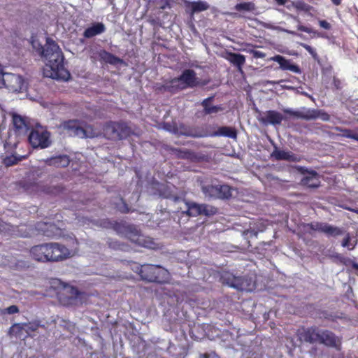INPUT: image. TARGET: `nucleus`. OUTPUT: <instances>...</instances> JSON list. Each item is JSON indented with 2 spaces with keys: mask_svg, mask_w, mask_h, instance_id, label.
Returning a JSON list of instances; mask_svg holds the SVG:
<instances>
[{
  "mask_svg": "<svg viewBox=\"0 0 358 358\" xmlns=\"http://www.w3.org/2000/svg\"><path fill=\"white\" fill-rule=\"evenodd\" d=\"M97 224L101 227L113 229L117 234L124 236L138 246L150 250L161 248L154 238L142 234L134 224L124 221H112L108 218L99 220Z\"/></svg>",
  "mask_w": 358,
  "mask_h": 358,
  "instance_id": "obj_1",
  "label": "nucleus"
},
{
  "mask_svg": "<svg viewBox=\"0 0 358 358\" xmlns=\"http://www.w3.org/2000/svg\"><path fill=\"white\" fill-rule=\"evenodd\" d=\"M29 255L36 262L55 263L71 258L73 256V252L63 244L50 242L32 246L29 250Z\"/></svg>",
  "mask_w": 358,
  "mask_h": 358,
  "instance_id": "obj_2",
  "label": "nucleus"
},
{
  "mask_svg": "<svg viewBox=\"0 0 358 358\" xmlns=\"http://www.w3.org/2000/svg\"><path fill=\"white\" fill-rule=\"evenodd\" d=\"M296 335L301 342L310 344L318 343L338 350L341 348V339L333 331L320 329L317 326L302 327L297 330Z\"/></svg>",
  "mask_w": 358,
  "mask_h": 358,
  "instance_id": "obj_3",
  "label": "nucleus"
},
{
  "mask_svg": "<svg viewBox=\"0 0 358 358\" xmlns=\"http://www.w3.org/2000/svg\"><path fill=\"white\" fill-rule=\"evenodd\" d=\"M41 56L52 71V78L64 80L70 78V73L64 67L63 52L57 43L48 38L45 47L42 48Z\"/></svg>",
  "mask_w": 358,
  "mask_h": 358,
  "instance_id": "obj_4",
  "label": "nucleus"
},
{
  "mask_svg": "<svg viewBox=\"0 0 358 358\" xmlns=\"http://www.w3.org/2000/svg\"><path fill=\"white\" fill-rule=\"evenodd\" d=\"M133 270L138 273L142 280L148 282L164 284L170 279L169 271L160 265L144 264L136 265Z\"/></svg>",
  "mask_w": 358,
  "mask_h": 358,
  "instance_id": "obj_5",
  "label": "nucleus"
},
{
  "mask_svg": "<svg viewBox=\"0 0 358 358\" xmlns=\"http://www.w3.org/2000/svg\"><path fill=\"white\" fill-rule=\"evenodd\" d=\"M102 129L104 137L111 141L126 139L134 134L128 123L122 120L106 122Z\"/></svg>",
  "mask_w": 358,
  "mask_h": 358,
  "instance_id": "obj_6",
  "label": "nucleus"
},
{
  "mask_svg": "<svg viewBox=\"0 0 358 358\" xmlns=\"http://www.w3.org/2000/svg\"><path fill=\"white\" fill-rule=\"evenodd\" d=\"M315 231L323 233L329 237H336L344 234V230L338 227L326 222H313L303 223L301 225L300 236L302 237L306 235L313 236Z\"/></svg>",
  "mask_w": 358,
  "mask_h": 358,
  "instance_id": "obj_7",
  "label": "nucleus"
},
{
  "mask_svg": "<svg viewBox=\"0 0 358 358\" xmlns=\"http://www.w3.org/2000/svg\"><path fill=\"white\" fill-rule=\"evenodd\" d=\"M183 203V207H178V212H180L182 215L188 217H196L199 215L212 216L217 213V209L211 205L202 203L199 204L193 201H187L184 198L180 201Z\"/></svg>",
  "mask_w": 358,
  "mask_h": 358,
  "instance_id": "obj_8",
  "label": "nucleus"
},
{
  "mask_svg": "<svg viewBox=\"0 0 358 358\" xmlns=\"http://www.w3.org/2000/svg\"><path fill=\"white\" fill-rule=\"evenodd\" d=\"M84 292H80L76 287L63 284L57 292L59 303L63 306H75L82 303V296Z\"/></svg>",
  "mask_w": 358,
  "mask_h": 358,
  "instance_id": "obj_9",
  "label": "nucleus"
},
{
  "mask_svg": "<svg viewBox=\"0 0 358 358\" xmlns=\"http://www.w3.org/2000/svg\"><path fill=\"white\" fill-rule=\"evenodd\" d=\"M220 281L223 285L242 291H252L254 285H251V278L236 276L229 271H223L220 275Z\"/></svg>",
  "mask_w": 358,
  "mask_h": 358,
  "instance_id": "obj_10",
  "label": "nucleus"
},
{
  "mask_svg": "<svg viewBox=\"0 0 358 358\" xmlns=\"http://www.w3.org/2000/svg\"><path fill=\"white\" fill-rule=\"evenodd\" d=\"M50 133L41 126L33 128L28 136V141L34 148L44 149L51 144Z\"/></svg>",
  "mask_w": 358,
  "mask_h": 358,
  "instance_id": "obj_11",
  "label": "nucleus"
},
{
  "mask_svg": "<svg viewBox=\"0 0 358 358\" xmlns=\"http://www.w3.org/2000/svg\"><path fill=\"white\" fill-rule=\"evenodd\" d=\"M60 128L65 130L71 136H78L80 138H93L95 136L94 134H87V130L91 129V127L84 129L80 125V122L77 120L64 121L61 124Z\"/></svg>",
  "mask_w": 358,
  "mask_h": 358,
  "instance_id": "obj_12",
  "label": "nucleus"
},
{
  "mask_svg": "<svg viewBox=\"0 0 358 358\" xmlns=\"http://www.w3.org/2000/svg\"><path fill=\"white\" fill-rule=\"evenodd\" d=\"M1 88L4 87L12 92H22L24 87V80L22 77L11 73H4Z\"/></svg>",
  "mask_w": 358,
  "mask_h": 358,
  "instance_id": "obj_13",
  "label": "nucleus"
},
{
  "mask_svg": "<svg viewBox=\"0 0 358 358\" xmlns=\"http://www.w3.org/2000/svg\"><path fill=\"white\" fill-rule=\"evenodd\" d=\"M176 78L182 90L187 88H193L199 84L196 73L192 69H185L180 76Z\"/></svg>",
  "mask_w": 358,
  "mask_h": 358,
  "instance_id": "obj_14",
  "label": "nucleus"
},
{
  "mask_svg": "<svg viewBox=\"0 0 358 358\" xmlns=\"http://www.w3.org/2000/svg\"><path fill=\"white\" fill-rule=\"evenodd\" d=\"M301 173L305 175L301 180L302 186L312 189H315L320 186V176L315 171L303 169Z\"/></svg>",
  "mask_w": 358,
  "mask_h": 358,
  "instance_id": "obj_15",
  "label": "nucleus"
},
{
  "mask_svg": "<svg viewBox=\"0 0 358 358\" xmlns=\"http://www.w3.org/2000/svg\"><path fill=\"white\" fill-rule=\"evenodd\" d=\"M182 1L184 3L186 13L191 15L209 8L208 3L204 1H189L188 0H182Z\"/></svg>",
  "mask_w": 358,
  "mask_h": 358,
  "instance_id": "obj_16",
  "label": "nucleus"
},
{
  "mask_svg": "<svg viewBox=\"0 0 358 358\" xmlns=\"http://www.w3.org/2000/svg\"><path fill=\"white\" fill-rule=\"evenodd\" d=\"M271 59L278 63L280 68L283 71H290L296 73H301V70L298 65L292 64L289 59H286L282 55H275Z\"/></svg>",
  "mask_w": 358,
  "mask_h": 358,
  "instance_id": "obj_17",
  "label": "nucleus"
},
{
  "mask_svg": "<svg viewBox=\"0 0 358 358\" xmlns=\"http://www.w3.org/2000/svg\"><path fill=\"white\" fill-rule=\"evenodd\" d=\"M284 112L292 117L297 118L310 120H315L320 117V112L316 110H308L306 111H294L290 109H286Z\"/></svg>",
  "mask_w": 358,
  "mask_h": 358,
  "instance_id": "obj_18",
  "label": "nucleus"
},
{
  "mask_svg": "<svg viewBox=\"0 0 358 358\" xmlns=\"http://www.w3.org/2000/svg\"><path fill=\"white\" fill-rule=\"evenodd\" d=\"M282 120H283L282 115L280 112H278L277 110H270L266 111L264 113V117L259 118V120L261 122H262L263 124H273V125L281 124Z\"/></svg>",
  "mask_w": 358,
  "mask_h": 358,
  "instance_id": "obj_19",
  "label": "nucleus"
},
{
  "mask_svg": "<svg viewBox=\"0 0 358 358\" xmlns=\"http://www.w3.org/2000/svg\"><path fill=\"white\" fill-rule=\"evenodd\" d=\"M214 100V96H209L205 99H203L201 105L203 107L202 113L203 115H211L214 113H217L224 110V108L222 105L213 106L212 105V102Z\"/></svg>",
  "mask_w": 358,
  "mask_h": 358,
  "instance_id": "obj_20",
  "label": "nucleus"
},
{
  "mask_svg": "<svg viewBox=\"0 0 358 358\" xmlns=\"http://www.w3.org/2000/svg\"><path fill=\"white\" fill-rule=\"evenodd\" d=\"M158 192L161 197L172 199L176 203H180V201H182V198L175 195L171 187L167 185L161 184L159 186Z\"/></svg>",
  "mask_w": 358,
  "mask_h": 358,
  "instance_id": "obj_21",
  "label": "nucleus"
},
{
  "mask_svg": "<svg viewBox=\"0 0 358 358\" xmlns=\"http://www.w3.org/2000/svg\"><path fill=\"white\" fill-rule=\"evenodd\" d=\"M100 60L106 64L111 65L122 64L124 63V60L115 55L105 50H101L99 53Z\"/></svg>",
  "mask_w": 358,
  "mask_h": 358,
  "instance_id": "obj_22",
  "label": "nucleus"
},
{
  "mask_svg": "<svg viewBox=\"0 0 358 358\" xmlns=\"http://www.w3.org/2000/svg\"><path fill=\"white\" fill-rule=\"evenodd\" d=\"M226 59L240 71L245 63V57L238 53L229 52L227 53Z\"/></svg>",
  "mask_w": 358,
  "mask_h": 358,
  "instance_id": "obj_23",
  "label": "nucleus"
},
{
  "mask_svg": "<svg viewBox=\"0 0 358 358\" xmlns=\"http://www.w3.org/2000/svg\"><path fill=\"white\" fill-rule=\"evenodd\" d=\"M105 30V25L102 22H96L92 27L87 28L83 33V36L86 38H90L104 32Z\"/></svg>",
  "mask_w": 358,
  "mask_h": 358,
  "instance_id": "obj_24",
  "label": "nucleus"
},
{
  "mask_svg": "<svg viewBox=\"0 0 358 358\" xmlns=\"http://www.w3.org/2000/svg\"><path fill=\"white\" fill-rule=\"evenodd\" d=\"M211 136H225L231 138L236 139L237 131L234 127L223 126L210 134Z\"/></svg>",
  "mask_w": 358,
  "mask_h": 358,
  "instance_id": "obj_25",
  "label": "nucleus"
},
{
  "mask_svg": "<svg viewBox=\"0 0 358 358\" xmlns=\"http://www.w3.org/2000/svg\"><path fill=\"white\" fill-rule=\"evenodd\" d=\"M201 189L206 198L208 199H216L217 185H214L213 182H205L201 185Z\"/></svg>",
  "mask_w": 358,
  "mask_h": 358,
  "instance_id": "obj_26",
  "label": "nucleus"
},
{
  "mask_svg": "<svg viewBox=\"0 0 358 358\" xmlns=\"http://www.w3.org/2000/svg\"><path fill=\"white\" fill-rule=\"evenodd\" d=\"M47 163L57 167H67L69 165L70 159L66 155H58L48 159Z\"/></svg>",
  "mask_w": 358,
  "mask_h": 358,
  "instance_id": "obj_27",
  "label": "nucleus"
},
{
  "mask_svg": "<svg viewBox=\"0 0 358 358\" xmlns=\"http://www.w3.org/2000/svg\"><path fill=\"white\" fill-rule=\"evenodd\" d=\"M233 188L226 184L217 185L216 199H229L232 196Z\"/></svg>",
  "mask_w": 358,
  "mask_h": 358,
  "instance_id": "obj_28",
  "label": "nucleus"
},
{
  "mask_svg": "<svg viewBox=\"0 0 358 358\" xmlns=\"http://www.w3.org/2000/svg\"><path fill=\"white\" fill-rule=\"evenodd\" d=\"M13 123L17 131H27L29 127V122L21 115L15 114L13 116Z\"/></svg>",
  "mask_w": 358,
  "mask_h": 358,
  "instance_id": "obj_29",
  "label": "nucleus"
},
{
  "mask_svg": "<svg viewBox=\"0 0 358 358\" xmlns=\"http://www.w3.org/2000/svg\"><path fill=\"white\" fill-rule=\"evenodd\" d=\"M43 227H39L43 234L47 237L53 238L58 234L59 228L53 224L43 223Z\"/></svg>",
  "mask_w": 358,
  "mask_h": 358,
  "instance_id": "obj_30",
  "label": "nucleus"
},
{
  "mask_svg": "<svg viewBox=\"0 0 358 358\" xmlns=\"http://www.w3.org/2000/svg\"><path fill=\"white\" fill-rule=\"evenodd\" d=\"M174 150L178 159H189L191 161L196 159L195 153L188 149H175Z\"/></svg>",
  "mask_w": 358,
  "mask_h": 358,
  "instance_id": "obj_31",
  "label": "nucleus"
},
{
  "mask_svg": "<svg viewBox=\"0 0 358 358\" xmlns=\"http://www.w3.org/2000/svg\"><path fill=\"white\" fill-rule=\"evenodd\" d=\"M272 156L277 160H287V161H295L294 155L290 152H286L284 150H275Z\"/></svg>",
  "mask_w": 358,
  "mask_h": 358,
  "instance_id": "obj_32",
  "label": "nucleus"
},
{
  "mask_svg": "<svg viewBox=\"0 0 358 358\" xmlns=\"http://www.w3.org/2000/svg\"><path fill=\"white\" fill-rule=\"evenodd\" d=\"M25 327L24 323H15L10 327L8 334L10 336L20 337Z\"/></svg>",
  "mask_w": 358,
  "mask_h": 358,
  "instance_id": "obj_33",
  "label": "nucleus"
},
{
  "mask_svg": "<svg viewBox=\"0 0 358 358\" xmlns=\"http://www.w3.org/2000/svg\"><path fill=\"white\" fill-rule=\"evenodd\" d=\"M26 156H17L15 155H11L9 156H6L3 160V163L6 166H11L18 164L22 159H25Z\"/></svg>",
  "mask_w": 358,
  "mask_h": 358,
  "instance_id": "obj_34",
  "label": "nucleus"
},
{
  "mask_svg": "<svg viewBox=\"0 0 358 358\" xmlns=\"http://www.w3.org/2000/svg\"><path fill=\"white\" fill-rule=\"evenodd\" d=\"M181 90H182V89H181L180 86L179 85L176 78H173L171 79L170 80L166 81V92H170L171 94H176Z\"/></svg>",
  "mask_w": 358,
  "mask_h": 358,
  "instance_id": "obj_35",
  "label": "nucleus"
},
{
  "mask_svg": "<svg viewBox=\"0 0 358 358\" xmlns=\"http://www.w3.org/2000/svg\"><path fill=\"white\" fill-rule=\"evenodd\" d=\"M234 9L237 11L252 12L255 10V5L252 2H243L237 3L234 6Z\"/></svg>",
  "mask_w": 358,
  "mask_h": 358,
  "instance_id": "obj_36",
  "label": "nucleus"
},
{
  "mask_svg": "<svg viewBox=\"0 0 358 358\" xmlns=\"http://www.w3.org/2000/svg\"><path fill=\"white\" fill-rule=\"evenodd\" d=\"M352 236L350 233H347L345 236V238L342 241L341 245L343 248H347L349 250H352L355 249L357 245V241L355 240L353 241Z\"/></svg>",
  "mask_w": 358,
  "mask_h": 358,
  "instance_id": "obj_37",
  "label": "nucleus"
},
{
  "mask_svg": "<svg viewBox=\"0 0 358 358\" xmlns=\"http://www.w3.org/2000/svg\"><path fill=\"white\" fill-rule=\"evenodd\" d=\"M24 324L27 329V331H36L39 327H44V325L41 324V322L39 320L24 323Z\"/></svg>",
  "mask_w": 358,
  "mask_h": 358,
  "instance_id": "obj_38",
  "label": "nucleus"
},
{
  "mask_svg": "<svg viewBox=\"0 0 358 358\" xmlns=\"http://www.w3.org/2000/svg\"><path fill=\"white\" fill-rule=\"evenodd\" d=\"M108 245L109 248L113 250H125V248L127 247L124 243L111 239L108 241Z\"/></svg>",
  "mask_w": 358,
  "mask_h": 358,
  "instance_id": "obj_39",
  "label": "nucleus"
},
{
  "mask_svg": "<svg viewBox=\"0 0 358 358\" xmlns=\"http://www.w3.org/2000/svg\"><path fill=\"white\" fill-rule=\"evenodd\" d=\"M297 10H303L308 12L310 9V6L303 1H298L294 5Z\"/></svg>",
  "mask_w": 358,
  "mask_h": 358,
  "instance_id": "obj_40",
  "label": "nucleus"
},
{
  "mask_svg": "<svg viewBox=\"0 0 358 358\" xmlns=\"http://www.w3.org/2000/svg\"><path fill=\"white\" fill-rule=\"evenodd\" d=\"M301 46L303 47L305 50H306L314 59H316L317 57V54L315 51V50L312 48L310 45L306 44V43H301Z\"/></svg>",
  "mask_w": 358,
  "mask_h": 358,
  "instance_id": "obj_41",
  "label": "nucleus"
},
{
  "mask_svg": "<svg viewBox=\"0 0 358 358\" xmlns=\"http://www.w3.org/2000/svg\"><path fill=\"white\" fill-rule=\"evenodd\" d=\"M247 52L252 55V57L256 59L264 58L266 57V54L262 51L256 50H248Z\"/></svg>",
  "mask_w": 358,
  "mask_h": 358,
  "instance_id": "obj_42",
  "label": "nucleus"
},
{
  "mask_svg": "<svg viewBox=\"0 0 358 358\" xmlns=\"http://www.w3.org/2000/svg\"><path fill=\"white\" fill-rule=\"evenodd\" d=\"M343 136L358 141V134L353 133L350 129H345L343 131Z\"/></svg>",
  "mask_w": 358,
  "mask_h": 358,
  "instance_id": "obj_43",
  "label": "nucleus"
},
{
  "mask_svg": "<svg viewBox=\"0 0 358 358\" xmlns=\"http://www.w3.org/2000/svg\"><path fill=\"white\" fill-rule=\"evenodd\" d=\"M122 205L120 206H117V210L122 213H128L129 212V208L128 205L125 203L123 199H121Z\"/></svg>",
  "mask_w": 358,
  "mask_h": 358,
  "instance_id": "obj_44",
  "label": "nucleus"
},
{
  "mask_svg": "<svg viewBox=\"0 0 358 358\" xmlns=\"http://www.w3.org/2000/svg\"><path fill=\"white\" fill-rule=\"evenodd\" d=\"M332 84L336 90H341L343 87L342 81L337 77H333Z\"/></svg>",
  "mask_w": 358,
  "mask_h": 358,
  "instance_id": "obj_45",
  "label": "nucleus"
},
{
  "mask_svg": "<svg viewBox=\"0 0 358 358\" xmlns=\"http://www.w3.org/2000/svg\"><path fill=\"white\" fill-rule=\"evenodd\" d=\"M6 312L8 314H15V313H19V308L17 306L15 305H12V306H8L6 309Z\"/></svg>",
  "mask_w": 358,
  "mask_h": 358,
  "instance_id": "obj_46",
  "label": "nucleus"
},
{
  "mask_svg": "<svg viewBox=\"0 0 358 358\" xmlns=\"http://www.w3.org/2000/svg\"><path fill=\"white\" fill-rule=\"evenodd\" d=\"M319 24H320V26L322 28H323V29H324L326 30H329L331 28V26L330 23L328 22L325 20H319Z\"/></svg>",
  "mask_w": 358,
  "mask_h": 358,
  "instance_id": "obj_47",
  "label": "nucleus"
},
{
  "mask_svg": "<svg viewBox=\"0 0 358 358\" xmlns=\"http://www.w3.org/2000/svg\"><path fill=\"white\" fill-rule=\"evenodd\" d=\"M162 5L160 6L161 9H165L166 8L170 7V0H160Z\"/></svg>",
  "mask_w": 358,
  "mask_h": 358,
  "instance_id": "obj_48",
  "label": "nucleus"
},
{
  "mask_svg": "<svg viewBox=\"0 0 358 358\" xmlns=\"http://www.w3.org/2000/svg\"><path fill=\"white\" fill-rule=\"evenodd\" d=\"M297 29H298V30H299L301 31L306 32V33L310 34L311 32L310 29H309L308 27L303 26V25L299 24L298 26Z\"/></svg>",
  "mask_w": 358,
  "mask_h": 358,
  "instance_id": "obj_49",
  "label": "nucleus"
},
{
  "mask_svg": "<svg viewBox=\"0 0 358 358\" xmlns=\"http://www.w3.org/2000/svg\"><path fill=\"white\" fill-rule=\"evenodd\" d=\"M157 90L162 92H166V81L164 84H162L159 87H158Z\"/></svg>",
  "mask_w": 358,
  "mask_h": 358,
  "instance_id": "obj_50",
  "label": "nucleus"
},
{
  "mask_svg": "<svg viewBox=\"0 0 358 358\" xmlns=\"http://www.w3.org/2000/svg\"><path fill=\"white\" fill-rule=\"evenodd\" d=\"M289 0H275V1L277 3L279 6H284L286 3L288 2Z\"/></svg>",
  "mask_w": 358,
  "mask_h": 358,
  "instance_id": "obj_51",
  "label": "nucleus"
},
{
  "mask_svg": "<svg viewBox=\"0 0 358 358\" xmlns=\"http://www.w3.org/2000/svg\"><path fill=\"white\" fill-rule=\"evenodd\" d=\"M321 118L324 121H327L329 120V115L326 113H322L321 115Z\"/></svg>",
  "mask_w": 358,
  "mask_h": 358,
  "instance_id": "obj_52",
  "label": "nucleus"
},
{
  "mask_svg": "<svg viewBox=\"0 0 358 358\" xmlns=\"http://www.w3.org/2000/svg\"><path fill=\"white\" fill-rule=\"evenodd\" d=\"M282 30H283L284 32L287 33L289 34H291V35H293V36L297 35V33L296 31H291V30L286 29H283Z\"/></svg>",
  "mask_w": 358,
  "mask_h": 358,
  "instance_id": "obj_53",
  "label": "nucleus"
},
{
  "mask_svg": "<svg viewBox=\"0 0 358 358\" xmlns=\"http://www.w3.org/2000/svg\"><path fill=\"white\" fill-rule=\"evenodd\" d=\"M351 266H352V268L354 270H355V271H357V274L358 275V263H357V262H352V264H351Z\"/></svg>",
  "mask_w": 358,
  "mask_h": 358,
  "instance_id": "obj_54",
  "label": "nucleus"
},
{
  "mask_svg": "<svg viewBox=\"0 0 358 358\" xmlns=\"http://www.w3.org/2000/svg\"><path fill=\"white\" fill-rule=\"evenodd\" d=\"M332 3L335 6H340L343 0H331Z\"/></svg>",
  "mask_w": 358,
  "mask_h": 358,
  "instance_id": "obj_55",
  "label": "nucleus"
},
{
  "mask_svg": "<svg viewBox=\"0 0 358 358\" xmlns=\"http://www.w3.org/2000/svg\"><path fill=\"white\" fill-rule=\"evenodd\" d=\"M202 358H210V355L208 353H203L201 355Z\"/></svg>",
  "mask_w": 358,
  "mask_h": 358,
  "instance_id": "obj_56",
  "label": "nucleus"
},
{
  "mask_svg": "<svg viewBox=\"0 0 358 358\" xmlns=\"http://www.w3.org/2000/svg\"><path fill=\"white\" fill-rule=\"evenodd\" d=\"M150 23H151V24H155V20H150Z\"/></svg>",
  "mask_w": 358,
  "mask_h": 358,
  "instance_id": "obj_57",
  "label": "nucleus"
},
{
  "mask_svg": "<svg viewBox=\"0 0 358 358\" xmlns=\"http://www.w3.org/2000/svg\"><path fill=\"white\" fill-rule=\"evenodd\" d=\"M251 233H253L255 236L257 235V231H255L254 230L251 231Z\"/></svg>",
  "mask_w": 358,
  "mask_h": 358,
  "instance_id": "obj_58",
  "label": "nucleus"
},
{
  "mask_svg": "<svg viewBox=\"0 0 358 358\" xmlns=\"http://www.w3.org/2000/svg\"><path fill=\"white\" fill-rule=\"evenodd\" d=\"M357 213H358V211H357Z\"/></svg>",
  "mask_w": 358,
  "mask_h": 358,
  "instance_id": "obj_59",
  "label": "nucleus"
}]
</instances>
